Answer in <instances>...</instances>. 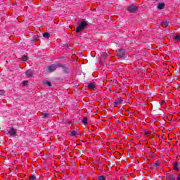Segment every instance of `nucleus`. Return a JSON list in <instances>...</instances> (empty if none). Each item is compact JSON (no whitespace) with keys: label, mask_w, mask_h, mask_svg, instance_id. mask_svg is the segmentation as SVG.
<instances>
[{"label":"nucleus","mask_w":180,"mask_h":180,"mask_svg":"<svg viewBox=\"0 0 180 180\" xmlns=\"http://www.w3.org/2000/svg\"><path fill=\"white\" fill-rule=\"evenodd\" d=\"M178 165H179L178 162H176L174 163V167H178Z\"/></svg>","instance_id":"nucleus-22"},{"label":"nucleus","mask_w":180,"mask_h":180,"mask_svg":"<svg viewBox=\"0 0 180 180\" xmlns=\"http://www.w3.org/2000/svg\"><path fill=\"white\" fill-rule=\"evenodd\" d=\"M85 27H86V21H82L80 25H79L77 26V27L76 28V32L77 33H79V32H82V30H84V29H85Z\"/></svg>","instance_id":"nucleus-1"},{"label":"nucleus","mask_w":180,"mask_h":180,"mask_svg":"<svg viewBox=\"0 0 180 180\" xmlns=\"http://www.w3.org/2000/svg\"><path fill=\"white\" fill-rule=\"evenodd\" d=\"M128 11H129V12H136V11H137V6H130L128 8Z\"/></svg>","instance_id":"nucleus-8"},{"label":"nucleus","mask_w":180,"mask_h":180,"mask_svg":"<svg viewBox=\"0 0 180 180\" xmlns=\"http://www.w3.org/2000/svg\"><path fill=\"white\" fill-rule=\"evenodd\" d=\"M22 61H27V57L23 56L22 57Z\"/></svg>","instance_id":"nucleus-17"},{"label":"nucleus","mask_w":180,"mask_h":180,"mask_svg":"<svg viewBox=\"0 0 180 180\" xmlns=\"http://www.w3.org/2000/svg\"><path fill=\"white\" fill-rule=\"evenodd\" d=\"M27 84H29L28 81H24L22 82V86H26V85H27Z\"/></svg>","instance_id":"nucleus-15"},{"label":"nucleus","mask_w":180,"mask_h":180,"mask_svg":"<svg viewBox=\"0 0 180 180\" xmlns=\"http://www.w3.org/2000/svg\"><path fill=\"white\" fill-rule=\"evenodd\" d=\"M174 39H175L176 40H180V36H179V35H176V36L174 37Z\"/></svg>","instance_id":"nucleus-21"},{"label":"nucleus","mask_w":180,"mask_h":180,"mask_svg":"<svg viewBox=\"0 0 180 180\" xmlns=\"http://www.w3.org/2000/svg\"><path fill=\"white\" fill-rule=\"evenodd\" d=\"M58 67H61V64H53L50 66H48L47 69L49 72H53V71H56Z\"/></svg>","instance_id":"nucleus-2"},{"label":"nucleus","mask_w":180,"mask_h":180,"mask_svg":"<svg viewBox=\"0 0 180 180\" xmlns=\"http://www.w3.org/2000/svg\"><path fill=\"white\" fill-rule=\"evenodd\" d=\"M122 103H123V98H118L114 102L115 106H119V105H122Z\"/></svg>","instance_id":"nucleus-6"},{"label":"nucleus","mask_w":180,"mask_h":180,"mask_svg":"<svg viewBox=\"0 0 180 180\" xmlns=\"http://www.w3.org/2000/svg\"><path fill=\"white\" fill-rule=\"evenodd\" d=\"M124 54H126V51L124 49H119L117 51V56L118 57H120V58H124Z\"/></svg>","instance_id":"nucleus-4"},{"label":"nucleus","mask_w":180,"mask_h":180,"mask_svg":"<svg viewBox=\"0 0 180 180\" xmlns=\"http://www.w3.org/2000/svg\"><path fill=\"white\" fill-rule=\"evenodd\" d=\"M46 84L48 85V86H51V82H46Z\"/></svg>","instance_id":"nucleus-23"},{"label":"nucleus","mask_w":180,"mask_h":180,"mask_svg":"<svg viewBox=\"0 0 180 180\" xmlns=\"http://www.w3.org/2000/svg\"><path fill=\"white\" fill-rule=\"evenodd\" d=\"M174 171H179V168H178V167H174Z\"/></svg>","instance_id":"nucleus-25"},{"label":"nucleus","mask_w":180,"mask_h":180,"mask_svg":"<svg viewBox=\"0 0 180 180\" xmlns=\"http://www.w3.org/2000/svg\"><path fill=\"white\" fill-rule=\"evenodd\" d=\"M8 133L11 137H16L18 132L15 128H10L8 131Z\"/></svg>","instance_id":"nucleus-3"},{"label":"nucleus","mask_w":180,"mask_h":180,"mask_svg":"<svg viewBox=\"0 0 180 180\" xmlns=\"http://www.w3.org/2000/svg\"><path fill=\"white\" fill-rule=\"evenodd\" d=\"M177 180H180V174L177 176Z\"/></svg>","instance_id":"nucleus-27"},{"label":"nucleus","mask_w":180,"mask_h":180,"mask_svg":"<svg viewBox=\"0 0 180 180\" xmlns=\"http://www.w3.org/2000/svg\"><path fill=\"white\" fill-rule=\"evenodd\" d=\"M88 88L89 89H93V90L96 89V83H95V82H90L88 84Z\"/></svg>","instance_id":"nucleus-5"},{"label":"nucleus","mask_w":180,"mask_h":180,"mask_svg":"<svg viewBox=\"0 0 180 180\" xmlns=\"http://www.w3.org/2000/svg\"><path fill=\"white\" fill-rule=\"evenodd\" d=\"M82 122L83 123V124H86V123H88V118L86 117H84Z\"/></svg>","instance_id":"nucleus-11"},{"label":"nucleus","mask_w":180,"mask_h":180,"mask_svg":"<svg viewBox=\"0 0 180 180\" xmlns=\"http://www.w3.org/2000/svg\"><path fill=\"white\" fill-rule=\"evenodd\" d=\"M43 36L46 39H49V37H50V34H49L48 32H45V33L43 34Z\"/></svg>","instance_id":"nucleus-12"},{"label":"nucleus","mask_w":180,"mask_h":180,"mask_svg":"<svg viewBox=\"0 0 180 180\" xmlns=\"http://www.w3.org/2000/svg\"><path fill=\"white\" fill-rule=\"evenodd\" d=\"M25 75H26L27 77H28V78H32V77H33V70H27L25 72Z\"/></svg>","instance_id":"nucleus-7"},{"label":"nucleus","mask_w":180,"mask_h":180,"mask_svg":"<svg viewBox=\"0 0 180 180\" xmlns=\"http://www.w3.org/2000/svg\"><path fill=\"white\" fill-rule=\"evenodd\" d=\"M36 179V176L34 175H32L30 177V180H35Z\"/></svg>","instance_id":"nucleus-18"},{"label":"nucleus","mask_w":180,"mask_h":180,"mask_svg":"<svg viewBox=\"0 0 180 180\" xmlns=\"http://www.w3.org/2000/svg\"><path fill=\"white\" fill-rule=\"evenodd\" d=\"M162 25L164 27H168V22H166V21H163V22H162Z\"/></svg>","instance_id":"nucleus-13"},{"label":"nucleus","mask_w":180,"mask_h":180,"mask_svg":"<svg viewBox=\"0 0 180 180\" xmlns=\"http://www.w3.org/2000/svg\"><path fill=\"white\" fill-rule=\"evenodd\" d=\"M3 93H4V91L0 90V95H2Z\"/></svg>","instance_id":"nucleus-26"},{"label":"nucleus","mask_w":180,"mask_h":180,"mask_svg":"<svg viewBox=\"0 0 180 180\" xmlns=\"http://www.w3.org/2000/svg\"><path fill=\"white\" fill-rule=\"evenodd\" d=\"M164 8H165V4H164V3H159L158 4V9L162 10V9H164Z\"/></svg>","instance_id":"nucleus-9"},{"label":"nucleus","mask_w":180,"mask_h":180,"mask_svg":"<svg viewBox=\"0 0 180 180\" xmlns=\"http://www.w3.org/2000/svg\"><path fill=\"white\" fill-rule=\"evenodd\" d=\"M105 178L104 176H98V180H105Z\"/></svg>","instance_id":"nucleus-20"},{"label":"nucleus","mask_w":180,"mask_h":180,"mask_svg":"<svg viewBox=\"0 0 180 180\" xmlns=\"http://www.w3.org/2000/svg\"><path fill=\"white\" fill-rule=\"evenodd\" d=\"M77 131H72V132H71V136H77Z\"/></svg>","instance_id":"nucleus-16"},{"label":"nucleus","mask_w":180,"mask_h":180,"mask_svg":"<svg viewBox=\"0 0 180 180\" xmlns=\"http://www.w3.org/2000/svg\"><path fill=\"white\" fill-rule=\"evenodd\" d=\"M158 165H160L159 163H155V164L153 165V167H158Z\"/></svg>","instance_id":"nucleus-24"},{"label":"nucleus","mask_w":180,"mask_h":180,"mask_svg":"<svg viewBox=\"0 0 180 180\" xmlns=\"http://www.w3.org/2000/svg\"><path fill=\"white\" fill-rule=\"evenodd\" d=\"M42 116H43V117H49L50 114L45 112V113H43Z\"/></svg>","instance_id":"nucleus-14"},{"label":"nucleus","mask_w":180,"mask_h":180,"mask_svg":"<svg viewBox=\"0 0 180 180\" xmlns=\"http://www.w3.org/2000/svg\"><path fill=\"white\" fill-rule=\"evenodd\" d=\"M103 58H107V57H108V53H103Z\"/></svg>","instance_id":"nucleus-19"},{"label":"nucleus","mask_w":180,"mask_h":180,"mask_svg":"<svg viewBox=\"0 0 180 180\" xmlns=\"http://www.w3.org/2000/svg\"><path fill=\"white\" fill-rule=\"evenodd\" d=\"M167 177L169 180H175V176L174 174H169Z\"/></svg>","instance_id":"nucleus-10"}]
</instances>
